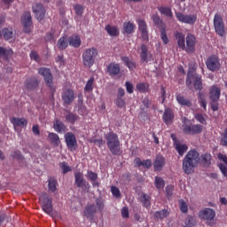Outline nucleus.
<instances>
[{
  "instance_id": "nucleus-1",
  "label": "nucleus",
  "mask_w": 227,
  "mask_h": 227,
  "mask_svg": "<svg viewBox=\"0 0 227 227\" xmlns=\"http://www.w3.org/2000/svg\"><path fill=\"white\" fill-rule=\"evenodd\" d=\"M200 161L203 166H210L212 164V154L206 153L200 156V153L195 149L190 150L183 160V170L185 175L194 173V168Z\"/></svg>"
},
{
  "instance_id": "nucleus-2",
  "label": "nucleus",
  "mask_w": 227,
  "mask_h": 227,
  "mask_svg": "<svg viewBox=\"0 0 227 227\" xmlns=\"http://www.w3.org/2000/svg\"><path fill=\"white\" fill-rule=\"evenodd\" d=\"M106 145L108 150L113 153V155H120L121 153V144L118 134L114 132H109L106 135Z\"/></svg>"
},
{
  "instance_id": "nucleus-3",
  "label": "nucleus",
  "mask_w": 227,
  "mask_h": 227,
  "mask_svg": "<svg viewBox=\"0 0 227 227\" xmlns=\"http://www.w3.org/2000/svg\"><path fill=\"white\" fill-rule=\"evenodd\" d=\"M97 58H98V49L96 47L85 49L82 54V61L83 67L86 68H91V67L95 65Z\"/></svg>"
},
{
  "instance_id": "nucleus-4",
  "label": "nucleus",
  "mask_w": 227,
  "mask_h": 227,
  "mask_svg": "<svg viewBox=\"0 0 227 227\" xmlns=\"http://www.w3.org/2000/svg\"><path fill=\"white\" fill-rule=\"evenodd\" d=\"M192 81L194 89L199 91H201L203 90L201 75L196 74V69L194 67H190L185 81L187 88H191V86H192Z\"/></svg>"
},
{
  "instance_id": "nucleus-5",
  "label": "nucleus",
  "mask_w": 227,
  "mask_h": 227,
  "mask_svg": "<svg viewBox=\"0 0 227 227\" xmlns=\"http://www.w3.org/2000/svg\"><path fill=\"white\" fill-rule=\"evenodd\" d=\"M41 208L44 211V214L50 215V217H56L54 214V207H52V198H50L47 193H44L40 198Z\"/></svg>"
},
{
  "instance_id": "nucleus-6",
  "label": "nucleus",
  "mask_w": 227,
  "mask_h": 227,
  "mask_svg": "<svg viewBox=\"0 0 227 227\" xmlns=\"http://www.w3.org/2000/svg\"><path fill=\"white\" fill-rule=\"evenodd\" d=\"M38 74L39 75H42L43 77L46 86H48L52 95H54V93H56V87L54 86L52 73H51V69L46 67H41L38 70Z\"/></svg>"
},
{
  "instance_id": "nucleus-7",
  "label": "nucleus",
  "mask_w": 227,
  "mask_h": 227,
  "mask_svg": "<svg viewBox=\"0 0 227 227\" xmlns=\"http://www.w3.org/2000/svg\"><path fill=\"white\" fill-rule=\"evenodd\" d=\"M199 217L200 219L206 221L209 226H214V224H215V222H214V219H215V211L210 207H206L200 211Z\"/></svg>"
},
{
  "instance_id": "nucleus-8",
  "label": "nucleus",
  "mask_w": 227,
  "mask_h": 227,
  "mask_svg": "<svg viewBox=\"0 0 227 227\" xmlns=\"http://www.w3.org/2000/svg\"><path fill=\"white\" fill-rule=\"evenodd\" d=\"M213 22L216 35H218L219 36H224L226 35V28L224 27L223 16H221V14L219 13H215Z\"/></svg>"
},
{
  "instance_id": "nucleus-9",
  "label": "nucleus",
  "mask_w": 227,
  "mask_h": 227,
  "mask_svg": "<svg viewBox=\"0 0 227 227\" xmlns=\"http://www.w3.org/2000/svg\"><path fill=\"white\" fill-rule=\"evenodd\" d=\"M176 18L181 24H188L189 26H194L198 20L196 14H184L180 12H176Z\"/></svg>"
},
{
  "instance_id": "nucleus-10",
  "label": "nucleus",
  "mask_w": 227,
  "mask_h": 227,
  "mask_svg": "<svg viewBox=\"0 0 227 227\" xmlns=\"http://www.w3.org/2000/svg\"><path fill=\"white\" fill-rule=\"evenodd\" d=\"M183 132L186 136H198L203 132V127L200 124H185L183 125Z\"/></svg>"
},
{
  "instance_id": "nucleus-11",
  "label": "nucleus",
  "mask_w": 227,
  "mask_h": 227,
  "mask_svg": "<svg viewBox=\"0 0 227 227\" xmlns=\"http://www.w3.org/2000/svg\"><path fill=\"white\" fill-rule=\"evenodd\" d=\"M64 139L67 150H69L70 152H75V150H77V138L75 137V135L74 133H66L64 136Z\"/></svg>"
},
{
  "instance_id": "nucleus-12",
  "label": "nucleus",
  "mask_w": 227,
  "mask_h": 227,
  "mask_svg": "<svg viewBox=\"0 0 227 227\" xmlns=\"http://www.w3.org/2000/svg\"><path fill=\"white\" fill-rule=\"evenodd\" d=\"M206 67L210 72H217L221 68V62L216 55H211L206 61Z\"/></svg>"
},
{
  "instance_id": "nucleus-13",
  "label": "nucleus",
  "mask_w": 227,
  "mask_h": 227,
  "mask_svg": "<svg viewBox=\"0 0 227 227\" xmlns=\"http://www.w3.org/2000/svg\"><path fill=\"white\" fill-rule=\"evenodd\" d=\"M21 23L23 24L24 33L29 34L31 28L33 27V18L31 17V12H26L21 17Z\"/></svg>"
},
{
  "instance_id": "nucleus-14",
  "label": "nucleus",
  "mask_w": 227,
  "mask_h": 227,
  "mask_svg": "<svg viewBox=\"0 0 227 227\" xmlns=\"http://www.w3.org/2000/svg\"><path fill=\"white\" fill-rule=\"evenodd\" d=\"M138 31H140V37L143 42H150V37L148 35V25H146V21L145 20H138Z\"/></svg>"
},
{
  "instance_id": "nucleus-15",
  "label": "nucleus",
  "mask_w": 227,
  "mask_h": 227,
  "mask_svg": "<svg viewBox=\"0 0 227 227\" xmlns=\"http://www.w3.org/2000/svg\"><path fill=\"white\" fill-rule=\"evenodd\" d=\"M183 51L191 54L196 51V36L194 35L188 34L186 35V46Z\"/></svg>"
},
{
  "instance_id": "nucleus-16",
  "label": "nucleus",
  "mask_w": 227,
  "mask_h": 227,
  "mask_svg": "<svg viewBox=\"0 0 227 227\" xmlns=\"http://www.w3.org/2000/svg\"><path fill=\"white\" fill-rule=\"evenodd\" d=\"M61 98L67 106H70L74 100H75V93L74 92V90L72 89H64Z\"/></svg>"
},
{
  "instance_id": "nucleus-17",
  "label": "nucleus",
  "mask_w": 227,
  "mask_h": 227,
  "mask_svg": "<svg viewBox=\"0 0 227 227\" xmlns=\"http://www.w3.org/2000/svg\"><path fill=\"white\" fill-rule=\"evenodd\" d=\"M35 19L39 21L43 20L45 19V7H43V4H35L32 7Z\"/></svg>"
},
{
  "instance_id": "nucleus-18",
  "label": "nucleus",
  "mask_w": 227,
  "mask_h": 227,
  "mask_svg": "<svg viewBox=\"0 0 227 227\" xmlns=\"http://www.w3.org/2000/svg\"><path fill=\"white\" fill-rule=\"evenodd\" d=\"M24 86L26 90H28L29 91H33V90H36L38 86H40V81L35 76H32L30 78H27L25 82Z\"/></svg>"
},
{
  "instance_id": "nucleus-19",
  "label": "nucleus",
  "mask_w": 227,
  "mask_h": 227,
  "mask_svg": "<svg viewBox=\"0 0 227 227\" xmlns=\"http://www.w3.org/2000/svg\"><path fill=\"white\" fill-rule=\"evenodd\" d=\"M106 71L109 74L110 77H116V75H120L121 68L120 67V64L116 62H112L106 67Z\"/></svg>"
},
{
  "instance_id": "nucleus-20",
  "label": "nucleus",
  "mask_w": 227,
  "mask_h": 227,
  "mask_svg": "<svg viewBox=\"0 0 227 227\" xmlns=\"http://www.w3.org/2000/svg\"><path fill=\"white\" fill-rule=\"evenodd\" d=\"M221 98V89L217 85L211 86L209 90V99L211 102H219Z\"/></svg>"
},
{
  "instance_id": "nucleus-21",
  "label": "nucleus",
  "mask_w": 227,
  "mask_h": 227,
  "mask_svg": "<svg viewBox=\"0 0 227 227\" xmlns=\"http://www.w3.org/2000/svg\"><path fill=\"white\" fill-rule=\"evenodd\" d=\"M95 214H97V206L94 204H90L84 208L83 215L90 221H93V219H95Z\"/></svg>"
},
{
  "instance_id": "nucleus-22",
  "label": "nucleus",
  "mask_w": 227,
  "mask_h": 227,
  "mask_svg": "<svg viewBox=\"0 0 227 227\" xmlns=\"http://www.w3.org/2000/svg\"><path fill=\"white\" fill-rule=\"evenodd\" d=\"M162 119L166 125H171L175 120V114H173V110H171V108L165 109Z\"/></svg>"
},
{
  "instance_id": "nucleus-23",
  "label": "nucleus",
  "mask_w": 227,
  "mask_h": 227,
  "mask_svg": "<svg viewBox=\"0 0 227 227\" xmlns=\"http://www.w3.org/2000/svg\"><path fill=\"white\" fill-rule=\"evenodd\" d=\"M166 165V159L160 155L156 156L153 162L154 171H162V168Z\"/></svg>"
},
{
  "instance_id": "nucleus-24",
  "label": "nucleus",
  "mask_w": 227,
  "mask_h": 227,
  "mask_svg": "<svg viewBox=\"0 0 227 227\" xmlns=\"http://www.w3.org/2000/svg\"><path fill=\"white\" fill-rule=\"evenodd\" d=\"M11 123H12L14 129H17V127H20L21 129L27 127V120L24 118L12 117L11 119Z\"/></svg>"
},
{
  "instance_id": "nucleus-25",
  "label": "nucleus",
  "mask_w": 227,
  "mask_h": 227,
  "mask_svg": "<svg viewBox=\"0 0 227 227\" xmlns=\"http://www.w3.org/2000/svg\"><path fill=\"white\" fill-rule=\"evenodd\" d=\"M0 38H4V40H12V38H13V28L4 27L2 31L0 29Z\"/></svg>"
},
{
  "instance_id": "nucleus-26",
  "label": "nucleus",
  "mask_w": 227,
  "mask_h": 227,
  "mask_svg": "<svg viewBox=\"0 0 227 227\" xmlns=\"http://www.w3.org/2000/svg\"><path fill=\"white\" fill-rule=\"evenodd\" d=\"M175 37L177 40V45L179 49H182V51H184V49H185V35L181 32H176Z\"/></svg>"
},
{
  "instance_id": "nucleus-27",
  "label": "nucleus",
  "mask_w": 227,
  "mask_h": 227,
  "mask_svg": "<svg viewBox=\"0 0 227 227\" xmlns=\"http://www.w3.org/2000/svg\"><path fill=\"white\" fill-rule=\"evenodd\" d=\"M53 129L59 134H63V132L67 130V126L65 125V123H63V121L56 119L53 122Z\"/></svg>"
},
{
  "instance_id": "nucleus-28",
  "label": "nucleus",
  "mask_w": 227,
  "mask_h": 227,
  "mask_svg": "<svg viewBox=\"0 0 227 227\" xmlns=\"http://www.w3.org/2000/svg\"><path fill=\"white\" fill-rule=\"evenodd\" d=\"M74 182L77 187H85L86 186V180L82 176V172H76L74 174Z\"/></svg>"
},
{
  "instance_id": "nucleus-29",
  "label": "nucleus",
  "mask_w": 227,
  "mask_h": 227,
  "mask_svg": "<svg viewBox=\"0 0 227 227\" xmlns=\"http://www.w3.org/2000/svg\"><path fill=\"white\" fill-rule=\"evenodd\" d=\"M122 63H124L125 67H127L129 70H134L137 67L136 61L134 59H129L127 56L121 57Z\"/></svg>"
},
{
  "instance_id": "nucleus-30",
  "label": "nucleus",
  "mask_w": 227,
  "mask_h": 227,
  "mask_svg": "<svg viewBox=\"0 0 227 227\" xmlns=\"http://www.w3.org/2000/svg\"><path fill=\"white\" fill-rule=\"evenodd\" d=\"M158 12H160L161 15H165V17H168V19H173V11L169 6H159Z\"/></svg>"
},
{
  "instance_id": "nucleus-31",
  "label": "nucleus",
  "mask_w": 227,
  "mask_h": 227,
  "mask_svg": "<svg viewBox=\"0 0 227 227\" xmlns=\"http://www.w3.org/2000/svg\"><path fill=\"white\" fill-rule=\"evenodd\" d=\"M140 59L142 63H148V46L142 44L140 46Z\"/></svg>"
},
{
  "instance_id": "nucleus-32",
  "label": "nucleus",
  "mask_w": 227,
  "mask_h": 227,
  "mask_svg": "<svg viewBox=\"0 0 227 227\" xmlns=\"http://www.w3.org/2000/svg\"><path fill=\"white\" fill-rule=\"evenodd\" d=\"M140 201L143 207H145V208H150V207H152V197H150V195L148 194L144 193L140 197Z\"/></svg>"
},
{
  "instance_id": "nucleus-33",
  "label": "nucleus",
  "mask_w": 227,
  "mask_h": 227,
  "mask_svg": "<svg viewBox=\"0 0 227 227\" xmlns=\"http://www.w3.org/2000/svg\"><path fill=\"white\" fill-rule=\"evenodd\" d=\"M69 45H71V47H74V49H78V47H81V37H79V35H72L71 37H69Z\"/></svg>"
},
{
  "instance_id": "nucleus-34",
  "label": "nucleus",
  "mask_w": 227,
  "mask_h": 227,
  "mask_svg": "<svg viewBox=\"0 0 227 227\" xmlns=\"http://www.w3.org/2000/svg\"><path fill=\"white\" fill-rule=\"evenodd\" d=\"M176 98L180 106H184L185 107H191L192 106V103L191 102V100L185 98V97H184L180 94H178L176 97Z\"/></svg>"
},
{
  "instance_id": "nucleus-35",
  "label": "nucleus",
  "mask_w": 227,
  "mask_h": 227,
  "mask_svg": "<svg viewBox=\"0 0 227 227\" xmlns=\"http://www.w3.org/2000/svg\"><path fill=\"white\" fill-rule=\"evenodd\" d=\"M105 30L110 36H118L120 35L116 26L106 25Z\"/></svg>"
},
{
  "instance_id": "nucleus-36",
  "label": "nucleus",
  "mask_w": 227,
  "mask_h": 227,
  "mask_svg": "<svg viewBox=\"0 0 227 227\" xmlns=\"http://www.w3.org/2000/svg\"><path fill=\"white\" fill-rule=\"evenodd\" d=\"M77 120H79V115L73 114L70 111H67V114H66V121L67 123L74 125L75 121H77Z\"/></svg>"
},
{
  "instance_id": "nucleus-37",
  "label": "nucleus",
  "mask_w": 227,
  "mask_h": 227,
  "mask_svg": "<svg viewBox=\"0 0 227 227\" xmlns=\"http://www.w3.org/2000/svg\"><path fill=\"white\" fill-rule=\"evenodd\" d=\"M57 45L60 51H65V49H67V47H68V37H67V35H65V36H62L61 38H59L57 43Z\"/></svg>"
},
{
  "instance_id": "nucleus-38",
  "label": "nucleus",
  "mask_w": 227,
  "mask_h": 227,
  "mask_svg": "<svg viewBox=\"0 0 227 227\" xmlns=\"http://www.w3.org/2000/svg\"><path fill=\"white\" fill-rule=\"evenodd\" d=\"M176 150L178 153V154L182 157L189 150V147L185 144H180V143H176L175 144Z\"/></svg>"
},
{
  "instance_id": "nucleus-39",
  "label": "nucleus",
  "mask_w": 227,
  "mask_h": 227,
  "mask_svg": "<svg viewBox=\"0 0 227 227\" xmlns=\"http://www.w3.org/2000/svg\"><path fill=\"white\" fill-rule=\"evenodd\" d=\"M135 28H136V25H134V23L130 21L123 23V29L127 35H132V33H134Z\"/></svg>"
},
{
  "instance_id": "nucleus-40",
  "label": "nucleus",
  "mask_w": 227,
  "mask_h": 227,
  "mask_svg": "<svg viewBox=\"0 0 227 227\" xmlns=\"http://www.w3.org/2000/svg\"><path fill=\"white\" fill-rule=\"evenodd\" d=\"M48 189L51 192H56V190L58 189V181L54 177H51L48 180Z\"/></svg>"
},
{
  "instance_id": "nucleus-41",
  "label": "nucleus",
  "mask_w": 227,
  "mask_h": 227,
  "mask_svg": "<svg viewBox=\"0 0 227 227\" xmlns=\"http://www.w3.org/2000/svg\"><path fill=\"white\" fill-rule=\"evenodd\" d=\"M168 216H169V211H168V209L156 211L154 213V217L156 219H165V217H168Z\"/></svg>"
},
{
  "instance_id": "nucleus-42",
  "label": "nucleus",
  "mask_w": 227,
  "mask_h": 227,
  "mask_svg": "<svg viewBox=\"0 0 227 227\" xmlns=\"http://www.w3.org/2000/svg\"><path fill=\"white\" fill-rule=\"evenodd\" d=\"M48 137L51 141L52 145H55V146H59L61 141L59 140V136L58 134L49 133Z\"/></svg>"
},
{
  "instance_id": "nucleus-43",
  "label": "nucleus",
  "mask_w": 227,
  "mask_h": 227,
  "mask_svg": "<svg viewBox=\"0 0 227 227\" xmlns=\"http://www.w3.org/2000/svg\"><path fill=\"white\" fill-rule=\"evenodd\" d=\"M95 82V78L91 77L88 80L85 87H84V93H91L93 91V84Z\"/></svg>"
},
{
  "instance_id": "nucleus-44",
  "label": "nucleus",
  "mask_w": 227,
  "mask_h": 227,
  "mask_svg": "<svg viewBox=\"0 0 227 227\" xmlns=\"http://www.w3.org/2000/svg\"><path fill=\"white\" fill-rule=\"evenodd\" d=\"M154 185L156 187V189H164L165 185H166V182L164 181V179L162 177H159L156 176L155 180H154Z\"/></svg>"
},
{
  "instance_id": "nucleus-45",
  "label": "nucleus",
  "mask_w": 227,
  "mask_h": 227,
  "mask_svg": "<svg viewBox=\"0 0 227 227\" xmlns=\"http://www.w3.org/2000/svg\"><path fill=\"white\" fill-rule=\"evenodd\" d=\"M198 98H199V104H200V106L204 108V111H207V98H205V94L203 92L198 93Z\"/></svg>"
},
{
  "instance_id": "nucleus-46",
  "label": "nucleus",
  "mask_w": 227,
  "mask_h": 227,
  "mask_svg": "<svg viewBox=\"0 0 227 227\" xmlns=\"http://www.w3.org/2000/svg\"><path fill=\"white\" fill-rule=\"evenodd\" d=\"M160 38L165 45L169 43V39L168 38V34L166 33V27H163L160 29Z\"/></svg>"
},
{
  "instance_id": "nucleus-47",
  "label": "nucleus",
  "mask_w": 227,
  "mask_h": 227,
  "mask_svg": "<svg viewBox=\"0 0 227 227\" xmlns=\"http://www.w3.org/2000/svg\"><path fill=\"white\" fill-rule=\"evenodd\" d=\"M152 19H153V24L156 26V27H160V26H162V19H160V15L153 14Z\"/></svg>"
},
{
  "instance_id": "nucleus-48",
  "label": "nucleus",
  "mask_w": 227,
  "mask_h": 227,
  "mask_svg": "<svg viewBox=\"0 0 227 227\" xmlns=\"http://www.w3.org/2000/svg\"><path fill=\"white\" fill-rule=\"evenodd\" d=\"M136 88L141 93H146L148 91V83L140 82L136 85Z\"/></svg>"
},
{
  "instance_id": "nucleus-49",
  "label": "nucleus",
  "mask_w": 227,
  "mask_h": 227,
  "mask_svg": "<svg viewBox=\"0 0 227 227\" xmlns=\"http://www.w3.org/2000/svg\"><path fill=\"white\" fill-rule=\"evenodd\" d=\"M179 205H180V210L183 214H187V212H189V207H187V203H185L184 200H179Z\"/></svg>"
},
{
  "instance_id": "nucleus-50",
  "label": "nucleus",
  "mask_w": 227,
  "mask_h": 227,
  "mask_svg": "<svg viewBox=\"0 0 227 227\" xmlns=\"http://www.w3.org/2000/svg\"><path fill=\"white\" fill-rule=\"evenodd\" d=\"M111 192L114 198H121V192L118 187L114 185L111 186Z\"/></svg>"
},
{
  "instance_id": "nucleus-51",
  "label": "nucleus",
  "mask_w": 227,
  "mask_h": 227,
  "mask_svg": "<svg viewBox=\"0 0 227 227\" xmlns=\"http://www.w3.org/2000/svg\"><path fill=\"white\" fill-rule=\"evenodd\" d=\"M96 205L98 207V212H102V210H104V200L101 198L96 199Z\"/></svg>"
},
{
  "instance_id": "nucleus-52",
  "label": "nucleus",
  "mask_w": 227,
  "mask_h": 227,
  "mask_svg": "<svg viewBox=\"0 0 227 227\" xmlns=\"http://www.w3.org/2000/svg\"><path fill=\"white\" fill-rule=\"evenodd\" d=\"M60 168L64 175H66V173H68L69 171H72V168H70V166H68L67 162L60 163Z\"/></svg>"
},
{
  "instance_id": "nucleus-53",
  "label": "nucleus",
  "mask_w": 227,
  "mask_h": 227,
  "mask_svg": "<svg viewBox=\"0 0 227 227\" xmlns=\"http://www.w3.org/2000/svg\"><path fill=\"white\" fill-rule=\"evenodd\" d=\"M87 176L91 182H97V179L98 178V175L93 171H88Z\"/></svg>"
},
{
  "instance_id": "nucleus-54",
  "label": "nucleus",
  "mask_w": 227,
  "mask_h": 227,
  "mask_svg": "<svg viewBox=\"0 0 227 227\" xmlns=\"http://www.w3.org/2000/svg\"><path fill=\"white\" fill-rule=\"evenodd\" d=\"M195 120H197V121H199L202 125L207 124V120H205V117H203V114H195Z\"/></svg>"
},
{
  "instance_id": "nucleus-55",
  "label": "nucleus",
  "mask_w": 227,
  "mask_h": 227,
  "mask_svg": "<svg viewBox=\"0 0 227 227\" xmlns=\"http://www.w3.org/2000/svg\"><path fill=\"white\" fill-rule=\"evenodd\" d=\"M125 86H126L127 93H129V95H132V93H134V85L130 83V82H126Z\"/></svg>"
},
{
  "instance_id": "nucleus-56",
  "label": "nucleus",
  "mask_w": 227,
  "mask_h": 227,
  "mask_svg": "<svg viewBox=\"0 0 227 227\" xmlns=\"http://www.w3.org/2000/svg\"><path fill=\"white\" fill-rule=\"evenodd\" d=\"M173 189L175 187L173 185H168L165 188L167 198H171L173 196Z\"/></svg>"
},
{
  "instance_id": "nucleus-57",
  "label": "nucleus",
  "mask_w": 227,
  "mask_h": 227,
  "mask_svg": "<svg viewBox=\"0 0 227 227\" xmlns=\"http://www.w3.org/2000/svg\"><path fill=\"white\" fill-rule=\"evenodd\" d=\"M74 12L76 15H79L81 17V15H82L84 12V7H82V5L76 4L74 5Z\"/></svg>"
},
{
  "instance_id": "nucleus-58",
  "label": "nucleus",
  "mask_w": 227,
  "mask_h": 227,
  "mask_svg": "<svg viewBox=\"0 0 227 227\" xmlns=\"http://www.w3.org/2000/svg\"><path fill=\"white\" fill-rule=\"evenodd\" d=\"M121 217H123V219H129V207H123L121 210Z\"/></svg>"
},
{
  "instance_id": "nucleus-59",
  "label": "nucleus",
  "mask_w": 227,
  "mask_h": 227,
  "mask_svg": "<svg viewBox=\"0 0 227 227\" xmlns=\"http://www.w3.org/2000/svg\"><path fill=\"white\" fill-rule=\"evenodd\" d=\"M222 146H227V129H224L221 139Z\"/></svg>"
},
{
  "instance_id": "nucleus-60",
  "label": "nucleus",
  "mask_w": 227,
  "mask_h": 227,
  "mask_svg": "<svg viewBox=\"0 0 227 227\" xmlns=\"http://www.w3.org/2000/svg\"><path fill=\"white\" fill-rule=\"evenodd\" d=\"M218 168L221 173L223 175V176H227V165H224V163H220L218 165Z\"/></svg>"
},
{
  "instance_id": "nucleus-61",
  "label": "nucleus",
  "mask_w": 227,
  "mask_h": 227,
  "mask_svg": "<svg viewBox=\"0 0 227 227\" xmlns=\"http://www.w3.org/2000/svg\"><path fill=\"white\" fill-rule=\"evenodd\" d=\"M115 104L117 107H125V99H123L122 98H117Z\"/></svg>"
},
{
  "instance_id": "nucleus-62",
  "label": "nucleus",
  "mask_w": 227,
  "mask_h": 227,
  "mask_svg": "<svg viewBox=\"0 0 227 227\" xmlns=\"http://www.w3.org/2000/svg\"><path fill=\"white\" fill-rule=\"evenodd\" d=\"M44 40L45 42H52V40H54V31L47 33Z\"/></svg>"
},
{
  "instance_id": "nucleus-63",
  "label": "nucleus",
  "mask_w": 227,
  "mask_h": 227,
  "mask_svg": "<svg viewBox=\"0 0 227 227\" xmlns=\"http://www.w3.org/2000/svg\"><path fill=\"white\" fill-rule=\"evenodd\" d=\"M142 167L146 169H150L152 168V160H145L142 161Z\"/></svg>"
},
{
  "instance_id": "nucleus-64",
  "label": "nucleus",
  "mask_w": 227,
  "mask_h": 227,
  "mask_svg": "<svg viewBox=\"0 0 227 227\" xmlns=\"http://www.w3.org/2000/svg\"><path fill=\"white\" fill-rule=\"evenodd\" d=\"M11 157H12V159L20 160V159H22V154L20 153V151H14V152L11 154Z\"/></svg>"
}]
</instances>
